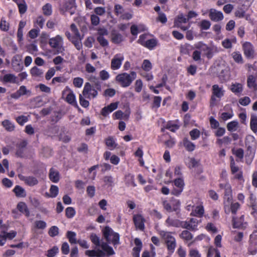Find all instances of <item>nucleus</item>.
I'll return each mask as SVG.
<instances>
[{
    "mask_svg": "<svg viewBox=\"0 0 257 257\" xmlns=\"http://www.w3.org/2000/svg\"><path fill=\"white\" fill-rule=\"evenodd\" d=\"M103 235L106 242H100L99 237L95 233H91L90 239L91 242L96 247L100 246L101 249L106 252V256H110L115 254L112 247L108 245L111 243L114 246L120 244L119 235L115 232L109 226H105L102 230Z\"/></svg>",
    "mask_w": 257,
    "mask_h": 257,
    "instance_id": "f257e3e1",
    "label": "nucleus"
},
{
    "mask_svg": "<svg viewBox=\"0 0 257 257\" xmlns=\"http://www.w3.org/2000/svg\"><path fill=\"white\" fill-rule=\"evenodd\" d=\"M136 73L132 71L130 74L122 73L115 77V81L123 87L129 86L132 82L136 79Z\"/></svg>",
    "mask_w": 257,
    "mask_h": 257,
    "instance_id": "f03ea898",
    "label": "nucleus"
},
{
    "mask_svg": "<svg viewBox=\"0 0 257 257\" xmlns=\"http://www.w3.org/2000/svg\"><path fill=\"white\" fill-rule=\"evenodd\" d=\"M195 47L204 52L208 59H211L214 54L218 52V48L214 46L208 47L207 45L200 42L196 44Z\"/></svg>",
    "mask_w": 257,
    "mask_h": 257,
    "instance_id": "7ed1b4c3",
    "label": "nucleus"
},
{
    "mask_svg": "<svg viewBox=\"0 0 257 257\" xmlns=\"http://www.w3.org/2000/svg\"><path fill=\"white\" fill-rule=\"evenodd\" d=\"M161 235L165 240L169 252L170 253L174 252L176 247V241L175 237L171 235L170 232L162 231Z\"/></svg>",
    "mask_w": 257,
    "mask_h": 257,
    "instance_id": "20e7f679",
    "label": "nucleus"
},
{
    "mask_svg": "<svg viewBox=\"0 0 257 257\" xmlns=\"http://www.w3.org/2000/svg\"><path fill=\"white\" fill-rule=\"evenodd\" d=\"M188 21V19L186 18L183 13L179 14L174 20V26L177 28H180L183 31L187 30L190 27V24L187 26H184L183 24H185Z\"/></svg>",
    "mask_w": 257,
    "mask_h": 257,
    "instance_id": "39448f33",
    "label": "nucleus"
},
{
    "mask_svg": "<svg viewBox=\"0 0 257 257\" xmlns=\"http://www.w3.org/2000/svg\"><path fill=\"white\" fill-rule=\"evenodd\" d=\"M124 60L123 56L121 54H117L111 60L110 68L113 70L119 69Z\"/></svg>",
    "mask_w": 257,
    "mask_h": 257,
    "instance_id": "423d86ee",
    "label": "nucleus"
},
{
    "mask_svg": "<svg viewBox=\"0 0 257 257\" xmlns=\"http://www.w3.org/2000/svg\"><path fill=\"white\" fill-rule=\"evenodd\" d=\"M82 94L85 98H90L91 96L94 98L97 95V91L92 87L89 83L87 82L84 85Z\"/></svg>",
    "mask_w": 257,
    "mask_h": 257,
    "instance_id": "0eeeda50",
    "label": "nucleus"
},
{
    "mask_svg": "<svg viewBox=\"0 0 257 257\" xmlns=\"http://www.w3.org/2000/svg\"><path fill=\"white\" fill-rule=\"evenodd\" d=\"M76 7L75 0H64L60 5V10L63 12L70 11V14L72 15L74 12L71 11L72 9Z\"/></svg>",
    "mask_w": 257,
    "mask_h": 257,
    "instance_id": "6e6552de",
    "label": "nucleus"
},
{
    "mask_svg": "<svg viewBox=\"0 0 257 257\" xmlns=\"http://www.w3.org/2000/svg\"><path fill=\"white\" fill-rule=\"evenodd\" d=\"M26 95L27 97L32 95V92L30 90H28L25 86L22 85L15 93L11 94V97L14 99H18L21 96Z\"/></svg>",
    "mask_w": 257,
    "mask_h": 257,
    "instance_id": "1a4fd4ad",
    "label": "nucleus"
},
{
    "mask_svg": "<svg viewBox=\"0 0 257 257\" xmlns=\"http://www.w3.org/2000/svg\"><path fill=\"white\" fill-rule=\"evenodd\" d=\"M209 17L213 22H219L223 19V13L214 9H210L209 10Z\"/></svg>",
    "mask_w": 257,
    "mask_h": 257,
    "instance_id": "9d476101",
    "label": "nucleus"
},
{
    "mask_svg": "<svg viewBox=\"0 0 257 257\" xmlns=\"http://www.w3.org/2000/svg\"><path fill=\"white\" fill-rule=\"evenodd\" d=\"M180 202L179 200L175 201L174 203L171 205L168 201L165 200L163 202L164 208L168 212L173 211H177L179 210Z\"/></svg>",
    "mask_w": 257,
    "mask_h": 257,
    "instance_id": "9b49d317",
    "label": "nucleus"
},
{
    "mask_svg": "<svg viewBox=\"0 0 257 257\" xmlns=\"http://www.w3.org/2000/svg\"><path fill=\"white\" fill-rule=\"evenodd\" d=\"M133 221L136 227L140 230H144L145 229V219L141 214H135L133 216Z\"/></svg>",
    "mask_w": 257,
    "mask_h": 257,
    "instance_id": "f8f14e48",
    "label": "nucleus"
},
{
    "mask_svg": "<svg viewBox=\"0 0 257 257\" xmlns=\"http://www.w3.org/2000/svg\"><path fill=\"white\" fill-rule=\"evenodd\" d=\"M19 179L24 181L25 183L29 186H34L38 184V180L34 176H24L21 174L18 175Z\"/></svg>",
    "mask_w": 257,
    "mask_h": 257,
    "instance_id": "ddd939ff",
    "label": "nucleus"
},
{
    "mask_svg": "<svg viewBox=\"0 0 257 257\" xmlns=\"http://www.w3.org/2000/svg\"><path fill=\"white\" fill-rule=\"evenodd\" d=\"M243 49L245 56L248 58H252L254 51L253 46L249 42H245L243 44Z\"/></svg>",
    "mask_w": 257,
    "mask_h": 257,
    "instance_id": "4468645a",
    "label": "nucleus"
},
{
    "mask_svg": "<svg viewBox=\"0 0 257 257\" xmlns=\"http://www.w3.org/2000/svg\"><path fill=\"white\" fill-rule=\"evenodd\" d=\"M174 185L177 187V189H174L171 193L175 195H179L181 194L183 190L184 187V182L183 180L181 178H178L174 180Z\"/></svg>",
    "mask_w": 257,
    "mask_h": 257,
    "instance_id": "2eb2a0df",
    "label": "nucleus"
},
{
    "mask_svg": "<svg viewBox=\"0 0 257 257\" xmlns=\"http://www.w3.org/2000/svg\"><path fill=\"white\" fill-rule=\"evenodd\" d=\"M21 59L22 56L20 55H16L12 58V65L14 69L17 72L20 71L23 68V66L20 63Z\"/></svg>",
    "mask_w": 257,
    "mask_h": 257,
    "instance_id": "dca6fc26",
    "label": "nucleus"
},
{
    "mask_svg": "<svg viewBox=\"0 0 257 257\" xmlns=\"http://www.w3.org/2000/svg\"><path fill=\"white\" fill-rule=\"evenodd\" d=\"M144 38V35H141L140 36V39L138 40V42L141 43L142 45H143L145 47L148 48L150 50H152L154 49L157 45L158 41L156 39H151L147 40L145 44H143L141 42V40Z\"/></svg>",
    "mask_w": 257,
    "mask_h": 257,
    "instance_id": "f3484780",
    "label": "nucleus"
},
{
    "mask_svg": "<svg viewBox=\"0 0 257 257\" xmlns=\"http://www.w3.org/2000/svg\"><path fill=\"white\" fill-rule=\"evenodd\" d=\"M85 253L86 255L90 257H104L106 255V252L99 248L93 250H87L85 251Z\"/></svg>",
    "mask_w": 257,
    "mask_h": 257,
    "instance_id": "a211bd4d",
    "label": "nucleus"
},
{
    "mask_svg": "<svg viewBox=\"0 0 257 257\" xmlns=\"http://www.w3.org/2000/svg\"><path fill=\"white\" fill-rule=\"evenodd\" d=\"M49 44L53 48H58L63 44V38L60 35H57L54 38L50 39Z\"/></svg>",
    "mask_w": 257,
    "mask_h": 257,
    "instance_id": "6ab92c4d",
    "label": "nucleus"
},
{
    "mask_svg": "<svg viewBox=\"0 0 257 257\" xmlns=\"http://www.w3.org/2000/svg\"><path fill=\"white\" fill-rule=\"evenodd\" d=\"M124 40L123 37L118 31L115 30L111 32V40L114 44H119Z\"/></svg>",
    "mask_w": 257,
    "mask_h": 257,
    "instance_id": "aec40b11",
    "label": "nucleus"
},
{
    "mask_svg": "<svg viewBox=\"0 0 257 257\" xmlns=\"http://www.w3.org/2000/svg\"><path fill=\"white\" fill-rule=\"evenodd\" d=\"M27 143L25 141L21 142L17 146V150L16 155L19 157H24L25 155V151Z\"/></svg>",
    "mask_w": 257,
    "mask_h": 257,
    "instance_id": "412c9836",
    "label": "nucleus"
},
{
    "mask_svg": "<svg viewBox=\"0 0 257 257\" xmlns=\"http://www.w3.org/2000/svg\"><path fill=\"white\" fill-rule=\"evenodd\" d=\"M117 107V103L116 102L111 103L107 106L103 107L101 111V114L104 116H106L107 115L116 109Z\"/></svg>",
    "mask_w": 257,
    "mask_h": 257,
    "instance_id": "4be33fe9",
    "label": "nucleus"
},
{
    "mask_svg": "<svg viewBox=\"0 0 257 257\" xmlns=\"http://www.w3.org/2000/svg\"><path fill=\"white\" fill-rule=\"evenodd\" d=\"M49 177L53 183H57L60 180L59 172L56 169L52 168L49 170Z\"/></svg>",
    "mask_w": 257,
    "mask_h": 257,
    "instance_id": "5701e85b",
    "label": "nucleus"
},
{
    "mask_svg": "<svg viewBox=\"0 0 257 257\" xmlns=\"http://www.w3.org/2000/svg\"><path fill=\"white\" fill-rule=\"evenodd\" d=\"M66 101L68 103L80 109L76 102L75 96L72 90H70L69 93L67 94L66 98Z\"/></svg>",
    "mask_w": 257,
    "mask_h": 257,
    "instance_id": "b1692460",
    "label": "nucleus"
},
{
    "mask_svg": "<svg viewBox=\"0 0 257 257\" xmlns=\"http://www.w3.org/2000/svg\"><path fill=\"white\" fill-rule=\"evenodd\" d=\"M166 224L168 226L179 227L181 225L182 223L179 220L173 219L169 216L166 220Z\"/></svg>",
    "mask_w": 257,
    "mask_h": 257,
    "instance_id": "393cba45",
    "label": "nucleus"
},
{
    "mask_svg": "<svg viewBox=\"0 0 257 257\" xmlns=\"http://www.w3.org/2000/svg\"><path fill=\"white\" fill-rule=\"evenodd\" d=\"M13 192L17 197H25L27 195L25 190L19 185L15 186Z\"/></svg>",
    "mask_w": 257,
    "mask_h": 257,
    "instance_id": "a878e982",
    "label": "nucleus"
},
{
    "mask_svg": "<svg viewBox=\"0 0 257 257\" xmlns=\"http://www.w3.org/2000/svg\"><path fill=\"white\" fill-rule=\"evenodd\" d=\"M18 209L27 217L30 215V212L26 204L23 202H19L17 205Z\"/></svg>",
    "mask_w": 257,
    "mask_h": 257,
    "instance_id": "bb28decb",
    "label": "nucleus"
},
{
    "mask_svg": "<svg viewBox=\"0 0 257 257\" xmlns=\"http://www.w3.org/2000/svg\"><path fill=\"white\" fill-rule=\"evenodd\" d=\"M212 93L215 96L220 98L224 94V91L221 87H219L217 84L212 86Z\"/></svg>",
    "mask_w": 257,
    "mask_h": 257,
    "instance_id": "cd10ccee",
    "label": "nucleus"
},
{
    "mask_svg": "<svg viewBox=\"0 0 257 257\" xmlns=\"http://www.w3.org/2000/svg\"><path fill=\"white\" fill-rule=\"evenodd\" d=\"M250 127L254 133L257 132V115L251 114L250 116Z\"/></svg>",
    "mask_w": 257,
    "mask_h": 257,
    "instance_id": "c85d7f7f",
    "label": "nucleus"
},
{
    "mask_svg": "<svg viewBox=\"0 0 257 257\" xmlns=\"http://www.w3.org/2000/svg\"><path fill=\"white\" fill-rule=\"evenodd\" d=\"M256 80L257 78L253 75H249L247 79V86L249 88H252L254 89H256Z\"/></svg>",
    "mask_w": 257,
    "mask_h": 257,
    "instance_id": "c756f323",
    "label": "nucleus"
},
{
    "mask_svg": "<svg viewBox=\"0 0 257 257\" xmlns=\"http://www.w3.org/2000/svg\"><path fill=\"white\" fill-rule=\"evenodd\" d=\"M17 78L13 74H7L3 77V81L5 83H16Z\"/></svg>",
    "mask_w": 257,
    "mask_h": 257,
    "instance_id": "7c9ffc66",
    "label": "nucleus"
},
{
    "mask_svg": "<svg viewBox=\"0 0 257 257\" xmlns=\"http://www.w3.org/2000/svg\"><path fill=\"white\" fill-rule=\"evenodd\" d=\"M183 146L185 149L189 152H192L194 150L195 146V145L190 142L188 138H185L183 141Z\"/></svg>",
    "mask_w": 257,
    "mask_h": 257,
    "instance_id": "2f4dec72",
    "label": "nucleus"
},
{
    "mask_svg": "<svg viewBox=\"0 0 257 257\" xmlns=\"http://www.w3.org/2000/svg\"><path fill=\"white\" fill-rule=\"evenodd\" d=\"M66 237L71 244H76L78 242L76 239V233L75 232L68 231L66 233Z\"/></svg>",
    "mask_w": 257,
    "mask_h": 257,
    "instance_id": "473e14b6",
    "label": "nucleus"
},
{
    "mask_svg": "<svg viewBox=\"0 0 257 257\" xmlns=\"http://www.w3.org/2000/svg\"><path fill=\"white\" fill-rule=\"evenodd\" d=\"M125 182L127 186L136 187L134 176L131 174H128L125 176Z\"/></svg>",
    "mask_w": 257,
    "mask_h": 257,
    "instance_id": "72a5a7b5",
    "label": "nucleus"
},
{
    "mask_svg": "<svg viewBox=\"0 0 257 257\" xmlns=\"http://www.w3.org/2000/svg\"><path fill=\"white\" fill-rule=\"evenodd\" d=\"M179 236L182 239L185 241H189L193 238L192 234L188 230H183L180 234Z\"/></svg>",
    "mask_w": 257,
    "mask_h": 257,
    "instance_id": "f704fd0d",
    "label": "nucleus"
},
{
    "mask_svg": "<svg viewBox=\"0 0 257 257\" xmlns=\"http://www.w3.org/2000/svg\"><path fill=\"white\" fill-rule=\"evenodd\" d=\"M239 207L240 204L237 202L231 203L230 207L229 206L227 207V212L225 213L228 214L231 211L233 214H235Z\"/></svg>",
    "mask_w": 257,
    "mask_h": 257,
    "instance_id": "c9c22d12",
    "label": "nucleus"
},
{
    "mask_svg": "<svg viewBox=\"0 0 257 257\" xmlns=\"http://www.w3.org/2000/svg\"><path fill=\"white\" fill-rule=\"evenodd\" d=\"M2 124L7 131L12 132L15 129L14 124L8 119L4 120Z\"/></svg>",
    "mask_w": 257,
    "mask_h": 257,
    "instance_id": "e433bc0d",
    "label": "nucleus"
},
{
    "mask_svg": "<svg viewBox=\"0 0 257 257\" xmlns=\"http://www.w3.org/2000/svg\"><path fill=\"white\" fill-rule=\"evenodd\" d=\"M82 39L83 38L81 37L80 38L74 37L70 41L75 46V48L79 50L82 47V44L81 41Z\"/></svg>",
    "mask_w": 257,
    "mask_h": 257,
    "instance_id": "4c0bfd02",
    "label": "nucleus"
},
{
    "mask_svg": "<svg viewBox=\"0 0 257 257\" xmlns=\"http://www.w3.org/2000/svg\"><path fill=\"white\" fill-rule=\"evenodd\" d=\"M233 226L234 228H239L242 226L243 221V215H242L239 219H237L234 216L232 217Z\"/></svg>",
    "mask_w": 257,
    "mask_h": 257,
    "instance_id": "58836bf2",
    "label": "nucleus"
},
{
    "mask_svg": "<svg viewBox=\"0 0 257 257\" xmlns=\"http://www.w3.org/2000/svg\"><path fill=\"white\" fill-rule=\"evenodd\" d=\"M30 73L33 76L41 77L43 75L44 72L42 69L36 66H34L31 68Z\"/></svg>",
    "mask_w": 257,
    "mask_h": 257,
    "instance_id": "ea45409f",
    "label": "nucleus"
},
{
    "mask_svg": "<svg viewBox=\"0 0 257 257\" xmlns=\"http://www.w3.org/2000/svg\"><path fill=\"white\" fill-rule=\"evenodd\" d=\"M231 90L235 94H238L242 91V85L240 83H234L231 85Z\"/></svg>",
    "mask_w": 257,
    "mask_h": 257,
    "instance_id": "a19ab883",
    "label": "nucleus"
},
{
    "mask_svg": "<svg viewBox=\"0 0 257 257\" xmlns=\"http://www.w3.org/2000/svg\"><path fill=\"white\" fill-rule=\"evenodd\" d=\"M198 26L201 30H207L211 26V23L208 20H203L198 24Z\"/></svg>",
    "mask_w": 257,
    "mask_h": 257,
    "instance_id": "79ce46f5",
    "label": "nucleus"
},
{
    "mask_svg": "<svg viewBox=\"0 0 257 257\" xmlns=\"http://www.w3.org/2000/svg\"><path fill=\"white\" fill-rule=\"evenodd\" d=\"M43 13L45 16H50L52 13V5L47 3L42 8Z\"/></svg>",
    "mask_w": 257,
    "mask_h": 257,
    "instance_id": "37998d69",
    "label": "nucleus"
},
{
    "mask_svg": "<svg viewBox=\"0 0 257 257\" xmlns=\"http://www.w3.org/2000/svg\"><path fill=\"white\" fill-rule=\"evenodd\" d=\"M231 56L234 61L237 63L242 64L243 63L241 54L238 52H234Z\"/></svg>",
    "mask_w": 257,
    "mask_h": 257,
    "instance_id": "c03bdc74",
    "label": "nucleus"
},
{
    "mask_svg": "<svg viewBox=\"0 0 257 257\" xmlns=\"http://www.w3.org/2000/svg\"><path fill=\"white\" fill-rule=\"evenodd\" d=\"M10 25L4 18H2L0 22V29L4 32H7L9 30Z\"/></svg>",
    "mask_w": 257,
    "mask_h": 257,
    "instance_id": "a18cd8bd",
    "label": "nucleus"
},
{
    "mask_svg": "<svg viewBox=\"0 0 257 257\" xmlns=\"http://www.w3.org/2000/svg\"><path fill=\"white\" fill-rule=\"evenodd\" d=\"M238 123L236 121H232L227 124V128L229 132H233L237 130Z\"/></svg>",
    "mask_w": 257,
    "mask_h": 257,
    "instance_id": "49530a36",
    "label": "nucleus"
},
{
    "mask_svg": "<svg viewBox=\"0 0 257 257\" xmlns=\"http://www.w3.org/2000/svg\"><path fill=\"white\" fill-rule=\"evenodd\" d=\"M204 213V209L202 206H197L195 207V209L191 213V214H193L194 215L201 217Z\"/></svg>",
    "mask_w": 257,
    "mask_h": 257,
    "instance_id": "de8ad7c7",
    "label": "nucleus"
},
{
    "mask_svg": "<svg viewBox=\"0 0 257 257\" xmlns=\"http://www.w3.org/2000/svg\"><path fill=\"white\" fill-rule=\"evenodd\" d=\"M103 181L105 184L108 187H111L113 184V178L111 176H104L103 178Z\"/></svg>",
    "mask_w": 257,
    "mask_h": 257,
    "instance_id": "09e8293b",
    "label": "nucleus"
},
{
    "mask_svg": "<svg viewBox=\"0 0 257 257\" xmlns=\"http://www.w3.org/2000/svg\"><path fill=\"white\" fill-rule=\"evenodd\" d=\"M106 145L110 149L112 150L114 149L116 144H115L114 141L111 138H108L106 139L105 141Z\"/></svg>",
    "mask_w": 257,
    "mask_h": 257,
    "instance_id": "8fccbe9b",
    "label": "nucleus"
},
{
    "mask_svg": "<svg viewBox=\"0 0 257 257\" xmlns=\"http://www.w3.org/2000/svg\"><path fill=\"white\" fill-rule=\"evenodd\" d=\"M59 189L56 185H52L50 189V197L52 198L56 197L58 193Z\"/></svg>",
    "mask_w": 257,
    "mask_h": 257,
    "instance_id": "3c124183",
    "label": "nucleus"
},
{
    "mask_svg": "<svg viewBox=\"0 0 257 257\" xmlns=\"http://www.w3.org/2000/svg\"><path fill=\"white\" fill-rule=\"evenodd\" d=\"M190 135L191 136V139L193 140H195L199 138L200 135V131L194 128L190 132Z\"/></svg>",
    "mask_w": 257,
    "mask_h": 257,
    "instance_id": "603ef678",
    "label": "nucleus"
},
{
    "mask_svg": "<svg viewBox=\"0 0 257 257\" xmlns=\"http://www.w3.org/2000/svg\"><path fill=\"white\" fill-rule=\"evenodd\" d=\"M84 96L83 95V94H80L79 96V102L80 105L85 108H87L88 107L89 105V102L88 101L86 100L84 98Z\"/></svg>",
    "mask_w": 257,
    "mask_h": 257,
    "instance_id": "864d4df0",
    "label": "nucleus"
},
{
    "mask_svg": "<svg viewBox=\"0 0 257 257\" xmlns=\"http://www.w3.org/2000/svg\"><path fill=\"white\" fill-rule=\"evenodd\" d=\"M58 247L56 246H53L47 251L46 255L48 257H54L58 252Z\"/></svg>",
    "mask_w": 257,
    "mask_h": 257,
    "instance_id": "5fc2aeb1",
    "label": "nucleus"
},
{
    "mask_svg": "<svg viewBox=\"0 0 257 257\" xmlns=\"http://www.w3.org/2000/svg\"><path fill=\"white\" fill-rule=\"evenodd\" d=\"M66 216L67 218H72L75 214V209L71 207H67L65 210Z\"/></svg>",
    "mask_w": 257,
    "mask_h": 257,
    "instance_id": "6e6d98bb",
    "label": "nucleus"
},
{
    "mask_svg": "<svg viewBox=\"0 0 257 257\" xmlns=\"http://www.w3.org/2000/svg\"><path fill=\"white\" fill-rule=\"evenodd\" d=\"M232 195L230 196L224 197V209L225 212H227V207L229 206L230 204L232 203Z\"/></svg>",
    "mask_w": 257,
    "mask_h": 257,
    "instance_id": "4d7b16f0",
    "label": "nucleus"
},
{
    "mask_svg": "<svg viewBox=\"0 0 257 257\" xmlns=\"http://www.w3.org/2000/svg\"><path fill=\"white\" fill-rule=\"evenodd\" d=\"M49 234L51 237H54L59 233V228L56 226H52L49 230Z\"/></svg>",
    "mask_w": 257,
    "mask_h": 257,
    "instance_id": "13d9d810",
    "label": "nucleus"
},
{
    "mask_svg": "<svg viewBox=\"0 0 257 257\" xmlns=\"http://www.w3.org/2000/svg\"><path fill=\"white\" fill-rule=\"evenodd\" d=\"M35 227L37 229H44L46 227V223L42 220H37L35 222Z\"/></svg>",
    "mask_w": 257,
    "mask_h": 257,
    "instance_id": "bf43d9fd",
    "label": "nucleus"
},
{
    "mask_svg": "<svg viewBox=\"0 0 257 257\" xmlns=\"http://www.w3.org/2000/svg\"><path fill=\"white\" fill-rule=\"evenodd\" d=\"M181 225L180 226H181L182 227L184 228H186L187 229H188V230H192V231H194V226L195 225H191V224L190 223V221L189 222H187V221H185V222H182L181 221Z\"/></svg>",
    "mask_w": 257,
    "mask_h": 257,
    "instance_id": "052dcab7",
    "label": "nucleus"
},
{
    "mask_svg": "<svg viewBox=\"0 0 257 257\" xmlns=\"http://www.w3.org/2000/svg\"><path fill=\"white\" fill-rule=\"evenodd\" d=\"M143 69L146 71H149L152 69V64L148 60H145L142 65Z\"/></svg>",
    "mask_w": 257,
    "mask_h": 257,
    "instance_id": "680f3d73",
    "label": "nucleus"
},
{
    "mask_svg": "<svg viewBox=\"0 0 257 257\" xmlns=\"http://www.w3.org/2000/svg\"><path fill=\"white\" fill-rule=\"evenodd\" d=\"M61 251L63 254H67L70 251V248L68 243L64 242L62 243L61 246Z\"/></svg>",
    "mask_w": 257,
    "mask_h": 257,
    "instance_id": "e2e57ef3",
    "label": "nucleus"
},
{
    "mask_svg": "<svg viewBox=\"0 0 257 257\" xmlns=\"http://www.w3.org/2000/svg\"><path fill=\"white\" fill-rule=\"evenodd\" d=\"M165 128L170 130L172 132H175L176 130L179 129V126L176 124H172L171 122H168L166 124Z\"/></svg>",
    "mask_w": 257,
    "mask_h": 257,
    "instance_id": "0e129e2a",
    "label": "nucleus"
},
{
    "mask_svg": "<svg viewBox=\"0 0 257 257\" xmlns=\"http://www.w3.org/2000/svg\"><path fill=\"white\" fill-rule=\"evenodd\" d=\"M224 189H225V192H224V197L230 196L232 195L231 188L230 185L229 184H228V183L225 184Z\"/></svg>",
    "mask_w": 257,
    "mask_h": 257,
    "instance_id": "69168bd1",
    "label": "nucleus"
},
{
    "mask_svg": "<svg viewBox=\"0 0 257 257\" xmlns=\"http://www.w3.org/2000/svg\"><path fill=\"white\" fill-rule=\"evenodd\" d=\"M55 69L54 68H51L47 72L45 78L46 80H50L55 74Z\"/></svg>",
    "mask_w": 257,
    "mask_h": 257,
    "instance_id": "338daca9",
    "label": "nucleus"
},
{
    "mask_svg": "<svg viewBox=\"0 0 257 257\" xmlns=\"http://www.w3.org/2000/svg\"><path fill=\"white\" fill-rule=\"evenodd\" d=\"M97 41L99 42L100 45L102 47L107 46L108 45V41L105 39L103 37L98 36L97 38Z\"/></svg>",
    "mask_w": 257,
    "mask_h": 257,
    "instance_id": "774afa93",
    "label": "nucleus"
}]
</instances>
